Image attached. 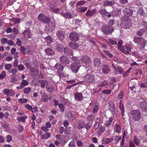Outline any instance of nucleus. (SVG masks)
Returning <instances> with one entry per match:
<instances>
[{
    "instance_id": "f257e3e1",
    "label": "nucleus",
    "mask_w": 147,
    "mask_h": 147,
    "mask_svg": "<svg viewBox=\"0 0 147 147\" xmlns=\"http://www.w3.org/2000/svg\"><path fill=\"white\" fill-rule=\"evenodd\" d=\"M71 59L74 62L71 64L70 68L73 72L76 73L78 71L81 67L80 61L78 57H75L72 56Z\"/></svg>"
},
{
    "instance_id": "f03ea898",
    "label": "nucleus",
    "mask_w": 147,
    "mask_h": 147,
    "mask_svg": "<svg viewBox=\"0 0 147 147\" xmlns=\"http://www.w3.org/2000/svg\"><path fill=\"white\" fill-rule=\"evenodd\" d=\"M122 41L121 40H119L118 43V49L121 50L124 53L128 55L129 54L128 47L127 46H125V47L122 46Z\"/></svg>"
},
{
    "instance_id": "7ed1b4c3",
    "label": "nucleus",
    "mask_w": 147,
    "mask_h": 147,
    "mask_svg": "<svg viewBox=\"0 0 147 147\" xmlns=\"http://www.w3.org/2000/svg\"><path fill=\"white\" fill-rule=\"evenodd\" d=\"M132 117L134 120H139L141 118L140 111L138 110H133L132 112Z\"/></svg>"
},
{
    "instance_id": "20e7f679",
    "label": "nucleus",
    "mask_w": 147,
    "mask_h": 147,
    "mask_svg": "<svg viewBox=\"0 0 147 147\" xmlns=\"http://www.w3.org/2000/svg\"><path fill=\"white\" fill-rule=\"evenodd\" d=\"M38 19L45 24H48L50 21V19L49 17L46 16L42 13H41L39 15Z\"/></svg>"
},
{
    "instance_id": "39448f33",
    "label": "nucleus",
    "mask_w": 147,
    "mask_h": 147,
    "mask_svg": "<svg viewBox=\"0 0 147 147\" xmlns=\"http://www.w3.org/2000/svg\"><path fill=\"white\" fill-rule=\"evenodd\" d=\"M102 32L105 34L108 35L111 33L114 30L110 26H104L102 27Z\"/></svg>"
},
{
    "instance_id": "423d86ee",
    "label": "nucleus",
    "mask_w": 147,
    "mask_h": 147,
    "mask_svg": "<svg viewBox=\"0 0 147 147\" xmlns=\"http://www.w3.org/2000/svg\"><path fill=\"white\" fill-rule=\"evenodd\" d=\"M136 42L139 45L141 49H143L145 46L146 41L142 38L137 37L136 38Z\"/></svg>"
},
{
    "instance_id": "0eeeda50",
    "label": "nucleus",
    "mask_w": 147,
    "mask_h": 147,
    "mask_svg": "<svg viewBox=\"0 0 147 147\" xmlns=\"http://www.w3.org/2000/svg\"><path fill=\"white\" fill-rule=\"evenodd\" d=\"M54 67L56 69H57V73L60 77H63L64 76L63 74H62L60 72V71H62L64 67L61 64L57 63L54 66Z\"/></svg>"
},
{
    "instance_id": "6e6552de",
    "label": "nucleus",
    "mask_w": 147,
    "mask_h": 147,
    "mask_svg": "<svg viewBox=\"0 0 147 147\" xmlns=\"http://www.w3.org/2000/svg\"><path fill=\"white\" fill-rule=\"evenodd\" d=\"M79 36L80 35L78 33L75 32H72L70 34L69 37L72 40L76 41L78 40Z\"/></svg>"
},
{
    "instance_id": "1a4fd4ad",
    "label": "nucleus",
    "mask_w": 147,
    "mask_h": 147,
    "mask_svg": "<svg viewBox=\"0 0 147 147\" xmlns=\"http://www.w3.org/2000/svg\"><path fill=\"white\" fill-rule=\"evenodd\" d=\"M84 81L89 82H92L95 80L94 76L92 74H87L84 78Z\"/></svg>"
},
{
    "instance_id": "9d476101",
    "label": "nucleus",
    "mask_w": 147,
    "mask_h": 147,
    "mask_svg": "<svg viewBox=\"0 0 147 147\" xmlns=\"http://www.w3.org/2000/svg\"><path fill=\"white\" fill-rule=\"evenodd\" d=\"M109 106V109L114 114L115 113V104L113 101H110L108 102Z\"/></svg>"
},
{
    "instance_id": "9b49d317",
    "label": "nucleus",
    "mask_w": 147,
    "mask_h": 147,
    "mask_svg": "<svg viewBox=\"0 0 147 147\" xmlns=\"http://www.w3.org/2000/svg\"><path fill=\"white\" fill-rule=\"evenodd\" d=\"M22 34L26 38H30L32 36L31 32L29 29L25 30L22 32Z\"/></svg>"
},
{
    "instance_id": "f8f14e48",
    "label": "nucleus",
    "mask_w": 147,
    "mask_h": 147,
    "mask_svg": "<svg viewBox=\"0 0 147 147\" xmlns=\"http://www.w3.org/2000/svg\"><path fill=\"white\" fill-rule=\"evenodd\" d=\"M60 62L63 64L66 65L69 63V60L67 57L63 55L60 58Z\"/></svg>"
},
{
    "instance_id": "ddd939ff",
    "label": "nucleus",
    "mask_w": 147,
    "mask_h": 147,
    "mask_svg": "<svg viewBox=\"0 0 147 147\" xmlns=\"http://www.w3.org/2000/svg\"><path fill=\"white\" fill-rule=\"evenodd\" d=\"M75 99L77 101H80L83 99L84 97L81 93L77 92L74 94Z\"/></svg>"
},
{
    "instance_id": "4468645a",
    "label": "nucleus",
    "mask_w": 147,
    "mask_h": 147,
    "mask_svg": "<svg viewBox=\"0 0 147 147\" xmlns=\"http://www.w3.org/2000/svg\"><path fill=\"white\" fill-rule=\"evenodd\" d=\"M64 32L62 30H59L56 33V34L58 38L61 40L64 39Z\"/></svg>"
},
{
    "instance_id": "2eb2a0df",
    "label": "nucleus",
    "mask_w": 147,
    "mask_h": 147,
    "mask_svg": "<svg viewBox=\"0 0 147 147\" xmlns=\"http://www.w3.org/2000/svg\"><path fill=\"white\" fill-rule=\"evenodd\" d=\"M101 70L104 74H107L110 72V69L107 65H103L101 67Z\"/></svg>"
},
{
    "instance_id": "dca6fc26",
    "label": "nucleus",
    "mask_w": 147,
    "mask_h": 147,
    "mask_svg": "<svg viewBox=\"0 0 147 147\" xmlns=\"http://www.w3.org/2000/svg\"><path fill=\"white\" fill-rule=\"evenodd\" d=\"M85 126V123L83 120H78L77 123V128L80 129L84 128Z\"/></svg>"
},
{
    "instance_id": "f3484780",
    "label": "nucleus",
    "mask_w": 147,
    "mask_h": 147,
    "mask_svg": "<svg viewBox=\"0 0 147 147\" xmlns=\"http://www.w3.org/2000/svg\"><path fill=\"white\" fill-rule=\"evenodd\" d=\"M140 107L143 111L147 112V103L146 102L143 101L141 102Z\"/></svg>"
},
{
    "instance_id": "a211bd4d",
    "label": "nucleus",
    "mask_w": 147,
    "mask_h": 147,
    "mask_svg": "<svg viewBox=\"0 0 147 147\" xmlns=\"http://www.w3.org/2000/svg\"><path fill=\"white\" fill-rule=\"evenodd\" d=\"M82 61V63H84L86 65H87L88 63L90 61V58L87 56H84L81 59Z\"/></svg>"
},
{
    "instance_id": "6ab92c4d",
    "label": "nucleus",
    "mask_w": 147,
    "mask_h": 147,
    "mask_svg": "<svg viewBox=\"0 0 147 147\" xmlns=\"http://www.w3.org/2000/svg\"><path fill=\"white\" fill-rule=\"evenodd\" d=\"M121 27L124 28H129V22L128 20H123L121 24Z\"/></svg>"
},
{
    "instance_id": "aec40b11",
    "label": "nucleus",
    "mask_w": 147,
    "mask_h": 147,
    "mask_svg": "<svg viewBox=\"0 0 147 147\" xmlns=\"http://www.w3.org/2000/svg\"><path fill=\"white\" fill-rule=\"evenodd\" d=\"M96 12V10L95 9L93 10H88L86 12V15L87 16L90 17L93 15Z\"/></svg>"
},
{
    "instance_id": "412c9836",
    "label": "nucleus",
    "mask_w": 147,
    "mask_h": 147,
    "mask_svg": "<svg viewBox=\"0 0 147 147\" xmlns=\"http://www.w3.org/2000/svg\"><path fill=\"white\" fill-rule=\"evenodd\" d=\"M3 93L7 95L13 96L14 95V92L12 90H8L5 89L3 91Z\"/></svg>"
},
{
    "instance_id": "4be33fe9",
    "label": "nucleus",
    "mask_w": 147,
    "mask_h": 147,
    "mask_svg": "<svg viewBox=\"0 0 147 147\" xmlns=\"http://www.w3.org/2000/svg\"><path fill=\"white\" fill-rule=\"evenodd\" d=\"M100 13L103 16H107L109 18L111 16V14L106 11V9H101L100 11Z\"/></svg>"
},
{
    "instance_id": "5701e85b",
    "label": "nucleus",
    "mask_w": 147,
    "mask_h": 147,
    "mask_svg": "<svg viewBox=\"0 0 147 147\" xmlns=\"http://www.w3.org/2000/svg\"><path fill=\"white\" fill-rule=\"evenodd\" d=\"M45 51L47 55H52L54 53V51L51 48H48L45 50Z\"/></svg>"
},
{
    "instance_id": "b1692460",
    "label": "nucleus",
    "mask_w": 147,
    "mask_h": 147,
    "mask_svg": "<svg viewBox=\"0 0 147 147\" xmlns=\"http://www.w3.org/2000/svg\"><path fill=\"white\" fill-rule=\"evenodd\" d=\"M115 4L113 1L106 0L103 2V5L105 6H111Z\"/></svg>"
},
{
    "instance_id": "393cba45",
    "label": "nucleus",
    "mask_w": 147,
    "mask_h": 147,
    "mask_svg": "<svg viewBox=\"0 0 147 147\" xmlns=\"http://www.w3.org/2000/svg\"><path fill=\"white\" fill-rule=\"evenodd\" d=\"M100 121V119L99 118H97L94 121V129L96 130L98 129L99 126V125Z\"/></svg>"
},
{
    "instance_id": "a878e982",
    "label": "nucleus",
    "mask_w": 147,
    "mask_h": 147,
    "mask_svg": "<svg viewBox=\"0 0 147 147\" xmlns=\"http://www.w3.org/2000/svg\"><path fill=\"white\" fill-rule=\"evenodd\" d=\"M55 28V24L54 21H52L48 26V29L49 30L52 31Z\"/></svg>"
},
{
    "instance_id": "bb28decb",
    "label": "nucleus",
    "mask_w": 147,
    "mask_h": 147,
    "mask_svg": "<svg viewBox=\"0 0 147 147\" xmlns=\"http://www.w3.org/2000/svg\"><path fill=\"white\" fill-rule=\"evenodd\" d=\"M33 48L32 47H27L26 48V54L31 55L34 52Z\"/></svg>"
},
{
    "instance_id": "cd10ccee",
    "label": "nucleus",
    "mask_w": 147,
    "mask_h": 147,
    "mask_svg": "<svg viewBox=\"0 0 147 147\" xmlns=\"http://www.w3.org/2000/svg\"><path fill=\"white\" fill-rule=\"evenodd\" d=\"M113 117H111L109 118L108 119L106 120L105 123V124L106 126H109L111 124V123L113 121Z\"/></svg>"
},
{
    "instance_id": "c85d7f7f",
    "label": "nucleus",
    "mask_w": 147,
    "mask_h": 147,
    "mask_svg": "<svg viewBox=\"0 0 147 147\" xmlns=\"http://www.w3.org/2000/svg\"><path fill=\"white\" fill-rule=\"evenodd\" d=\"M69 45L70 47L73 49H76L79 47L78 45L75 42H69Z\"/></svg>"
},
{
    "instance_id": "c756f323",
    "label": "nucleus",
    "mask_w": 147,
    "mask_h": 147,
    "mask_svg": "<svg viewBox=\"0 0 147 147\" xmlns=\"http://www.w3.org/2000/svg\"><path fill=\"white\" fill-rule=\"evenodd\" d=\"M27 116L26 115L21 116L20 117H17V120L19 122L21 121L22 122H25V119L27 118Z\"/></svg>"
},
{
    "instance_id": "7c9ffc66",
    "label": "nucleus",
    "mask_w": 147,
    "mask_h": 147,
    "mask_svg": "<svg viewBox=\"0 0 147 147\" xmlns=\"http://www.w3.org/2000/svg\"><path fill=\"white\" fill-rule=\"evenodd\" d=\"M62 15L64 18H72L71 15L68 12L66 13H61Z\"/></svg>"
},
{
    "instance_id": "2f4dec72",
    "label": "nucleus",
    "mask_w": 147,
    "mask_h": 147,
    "mask_svg": "<svg viewBox=\"0 0 147 147\" xmlns=\"http://www.w3.org/2000/svg\"><path fill=\"white\" fill-rule=\"evenodd\" d=\"M46 88L48 92L51 93L53 92L54 90L53 85L51 84L49 86H46Z\"/></svg>"
},
{
    "instance_id": "473e14b6",
    "label": "nucleus",
    "mask_w": 147,
    "mask_h": 147,
    "mask_svg": "<svg viewBox=\"0 0 147 147\" xmlns=\"http://www.w3.org/2000/svg\"><path fill=\"white\" fill-rule=\"evenodd\" d=\"M121 128L119 125L116 123L115 124V127L114 130L117 133H119L121 131Z\"/></svg>"
},
{
    "instance_id": "72a5a7b5",
    "label": "nucleus",
    "mask_w": 147,
    "mask_h": 147,
    "mask_svg": "<svg viewBox=\"0 0 147 147\" xmlns=\"http://www.w3.org/2000/svg\"><path fill=\"white\" fill-rule=\"evenodd\" d=\"M94 63L96 67L99 66L100 63V60L99 58H97L94 59Z\"/></svg>"
},
{
    "instance_id": "f704fd0d",
    "label": "nucleus",
    "mask_w": 147,
    "mask_h": 147,
    "mask_svg": "<svg viewBox=\"0 0 147 147\" xmlns=\"http://www.w3.org/2000/svg\"><path fill=\"white\" fill-rule=\"evenodd\" d=\"M48 97L47 95L45 93H44L42 95V100L45 102H48Z\"/></svg>"
},
{
    "instance_id": "c9c22d12",
    "label": "nucleus",
    "mask_w": 147,
    "mask_h": 147,
    "mask_svg": "<svg viewBox=\"0 0 147 147\" xmlns=\"http://www.w3.org/2000/svg\"><path fill=\"white\" fill-rule=\"evenodd\" d=\"M64 52L65 54L69 55L70 54L73 55V53L71 50L69 48H65L64 49Z\"/></svg>"
},
{
    "instance_id": "e433bc0d",
    "label": "nucleus",
    "mask_w": 147,
    "mask_h": 147,
    "mask_svg": "<svg viewBox=\"0 0 147 147\" xmlns=\"http://www.w3.org/2000/svg\"><path fill=\"white\" fill-rule=\"evenodd\" d=\"M134 142L135 144L137 145H138L140 144V140L141 139V138L138 137L134 136Z\"/></svg>"
},
{
    "instance_id": "4c0bfd02",
    "label": "nucleus",
    "mask_w": 147,
    "mask_h": 147,
    "mask_svg": "<svg viewBox=\"0 0 147 147\" xmlns=\"http://www.w3.org/2000/svg\"><path fill=\"white\" fill-rule=\"evenodd\" d=\"M28 82L26 80H23L21 83V87L23 88L28 84Z\"/></svg>"
},
{
    "instance_id": "58836bf2",
    "label": "nucleus",
    "mask_w": 147,
    "mask_h": 147,
    "mask_svg": "<svg viewBox=\"0 0 147 147\" xmlns=\"http://www.w3.org/2000/svg\"><path fill=\"white\" fill-rule=\"evenodd\" d=\"M21 19L17 18H13L12 21L15 24H18L21 22Z\"/></svg>"
},
{
    "instance_id": "ea45409f",
    "label": "nucleus",
    "mask_w": 147,
    "mask_h": 147,
    "mask_svg": "<svg viewBox=\"0 0 147 147\" xmlns=\"http://www.w3.org/2000/svg\"><path fill=\"white\" fill-rule=\"evenodd\" d=\"M127 134V131H124L123 134V136L122 140L121 142V145L123 146L124 143V138L125 137L126 134Z\"/></svg>"
},
{
    "instance_id": "a19ab883",
    "label": "nucleus",
    "mask_w": 147,
    "mask_h": 147,
    "mask_svg": "<svg viewBox=\"0 0 147 147\" xmlns=\"http://www.w3.org/2000/svg\"><path fill=\"white\" fill-rule=\"evenodd\" d=\"M51 134L49 133L46 132L42 136V138L45 139H47L50 136Z\"/></svg>"
},
{
    "instance_id": "79ce46f5",
    "label": "nucleus",
    "mask_w": 147,
    "mask_h": 147,
    "mask_svg": "<svg viewBox=\"0 0 147 147\" xmlns=\"http://www.w3.org/2000/svg\"><path fill=\"white\" fill-rule=\"evenodd\" d=\"M108 83L107 81H105L102 82H100L98 84V85L99 86L104 87L107 86Z\"/></svg>"
},
{
    "instance_id": "37998d69",
    "label": "nucleus",
    "mask_w": 147,
    "mask_h": 147,
    "mask_svg": "<svg viewBox=\"0 0 147 147\" xmlns=\"http://www.w3.org/2000/svg\"><path fill=\"white\" fill-rule=\"evenodd\" d=\"M108 41L111 45H116L117 43V42L115 40L112 38H109Z\"/></svg>"
},
{
    "instance_id": "c03bdc74",
    "label": "nucleus",
    "mask_w": 147,
    "mask_h": 147,
    "mask_svg": "<svg viewBox=\"0 0 147 147\" xmlns=\"http://www.w3.org/2000/svg\"><path fill=\"white\" fill-rule=\"evenodd\" d=\"M41 84L40 86L42 88H44L45 87V84L47 83V82L45 80H41L40 82Z\"/></svg>"
},
{
    "instance_id": "a18cd8bd",
    "label": "nucleus",
    "mask_w": 147,
    "mask_h": 147,
    "mask_svg": "<svg viewBox=\"0 0 147 147\" xmlns=\"http://www.w3.org/2000/svg\"><path fill=\"white\" fill-rule=\"evenodd\" d=\"M119 108L121 110L122 115L123 116L124 112V109L123 104L119 105Z\"/></svg>"
},
{
    "instance_id": "49530a36",
    "label": "nucleus",
    "mask_w": 147,
    "mask_h": 147,
    "mask_svg": "<svg viewBox=\"0 0 147 147\" xmlns=\"http://www.w3.org/2000/svg\"><path fill=\"white\" fill-rule=\"evenodd\" d=\"M45 40L48 43H51L52 42V39L50 36H47L45 38Z\"/></svg>"
},
{
    "instance_id": "de8ad7c7",
    "label": "nucleus",
    "mask_w": 147,
    "mask_h": 147,
    "mask_svg": "<svg viewBox=\"0 0 147 147\" xmlns=\"http://www.w3.org/2000/svg\"><path fill=\"white\" fill-rule=\"evenodd\" d=\"M31 90V88L30 87L26 88L24 90V92L25 94H28Z\"/></svg>"
},
{
    "instance_id": "09e8293b",
    "label": "nucleus",
    "mask_w": 147,
    "mask_h": 147,
    "mask_svg": "<svg viewBox=\"0 0 147 147\" xmlns=\"http://www.w3.org/2000/svg\"><path fill=\"white\" fill-rule=\"evenodd\" d=\"M114 140L117 143L119 142V141L121 140V137L119 136H114Z\"/></svg>"
},
{
    "instance_id": "8fccbe9b",
    "label": "nucleus",
    "mask_w": 147,
    "mask_h": 147,
    "mask_svg": "<svg viewBox=\"0 0 147 147\" xmlns=\"http://www.w3.org/2000/svg\"><path fill=\"white\" fill-rule=\"evenodd\" d=\"M19 102L20 103H25L27 102V100L26 98H20L19 100Z\"/></svg>"
},
{
    "instance_id": "3c124183",
    "label": "nucleus",
    "mask_w": 147,
    "mask_h": 147,
    "mask_svg": "<svg viewBox=\"0 0 147 147\" xmlns=\"http://www.w3.org/2000/svg\"><path fill=\"white\" fill-rule=\"evenodd\" d=\"M85 3V1H78L77 2V3L76 4V6H78L80 5H84Z\"/></svg>"
},
{
    "instance_id": "603ef678",
    "label": "nucleus",
    "mask_w": 147,
    "mask_h": 147,
    "mask_svg": "<svg viewBox=\"0 0 147 147\" xmlns=\"http://www.w3.org/2000/svg\"><path fill=\"white\" fill-rule=\"evenodd\" d=\"M112 90H103L102 91V92L103 94H110Z\"/></svg>"
},
{
    "instance_id": "864d4df0",
    "label": "nucleus",
    "mask_w": 147,
    "mask_h": 147,
    "mask_svg": "<svg viewBox=\"0 0 147 147\" xmlns=\"http://www.w3.org/2000/svg\"><path fill=\"white\" fill-rule=\"evenodd\" d=\"M9 125L6 122H4L1 123L2 126L4 128L8 127Z\"/></svg>"
},
{
    "instance_id": "5fc2aeb1",
    "label": "nucleus",
    "mask_w": 147,
    "mask_h": 147,
    "mask_svg": "<svg viewBox=\"0 0 147 147\" xmlns=\"http://www.w3.org/2000/svg\"><path fill=\"white\" fill-rule=\"evenodd\" d=\"M6 76V73L5 71H3L0 74V80L3 79Z\"/></svg>"
},
{
    "instance_id": "6e6d98bb",
    "label": "nucleus",
    "mask_w": 147,
    "mask_h": 147,
    "mask_svg": "<svg viewBox=\"0 0 147 147\" xmlns=\"http://www.w3.org/2000/svg\"><path fill=\"white\" fill-rule=\"evenodd\" d=\"M99 108L98 106L95 105L93 109V112L94 113H96L98 110Z\"/></svg>"
},
{
    "instance_id": "4d7b16f0",
    "label": "nucleus",
    "mask_w": 147,
    "mask_h": 147,
    "mask_svg": "<svg viewBox=\"0 0 147 147\" xmlns=\"http://www.w3.org/2000/svg\"><path fill=\"white\" fill-rule=\"evenodd\" d=\"M58 106L61 111L63 112L64 111L65 107L62 104H59Z\"/></svg>"
},
{
    "instance_id": "13d9d810",
    "label": "nucleus",
    "mask_w": 147,
    "mask_h": 147,
    "mask_svg": "<svg viewBox=\"0 0 147 147\" xmlns=\"http://www.w3.org/2000/svg\"><path fill=\"white\" fill-rule=\"evenodd\" d=\"M7 38H3L1 40V42L2 44H5L7 42Z\"/></svg>"
},
{
    "instance_id": "bf43d9fd",
    "label": "nucleus",
    "mask_w": 147,
    "mask_h": 147,
    "mask_svg": "<svg viewBox=\"0 0 147 147\" xmlns=\"http://www.w3.org/2000/svg\"><path fill=\"white\" fill-rule=\"evenodd\" d=\"M26 48H25L24 47H21L20 48L21 52L24 55L26 54Z\"/></svg>"
},
{
    "instance_id": "052dcab7",
    "label": "nucleus",
    "mask_w": 147,
    "mask_h": 147,
    "mask_svg": "<svg viewBox=\"0 0 147 147\" xmlns=\"http://www.w3.org/2000/svg\"><path fill=\"white\" fill-rule=\"evenodd\" d=\"M144 29H141L139 30L137 32V34L139 36H141L144 33Z\"/></svg>"
},
{
    "instance_id": "680f3d73",
    "label": "nucleus",
    "mask_w": 147,
    "mask_h": 147,
    "mask_svg": "<svg viewBox=\"0 0 147 147\" xmlns=\"http://www.w3.org/2000/svg\"><path fill=\"white\" fill-rule=\"evenodd\" d=\"M12 67V65L11 64H7L5 65V68L6 69L8 70Z\"/></svg>"
},
{
    "instance_id": "e2e57ef3",
    "label": "nucleus",
    "mask_w": 147,
    "mask_h": 147,
    "mask_svg": "<svg viewBox=\"0 0 147 147\" xmlns=\"http://www.w3.org/2000/svg\"><path fill=\"white\" fill-rule=\"evenodd\" d=\"M94 119V117L92 115H88L87 117V119L89 121H92Z\"/></svg>"
},
{
    "instance_id": "0e129e2a",
    "label": "nucleus",
    "mask_w": 147,
    "mask_h": 147,
    "mask_svg": "<svg viewBox=\"0 0 147 147\" xmlns=\"http://www.w3.org/2000/svg\"><path fill=\"white\" fill-rule=\"evenodd\" d=\"M138 13L140 15H144V11L141 8H140L138 11Z\"/></svg>"
},
{
    "instance_id": "69168bd1",
    "label": "nucleus",
    "mask_w": 147,
    "mask_h": 147,
    "mask_svg": "<svg viewBox=\"0 0 147 147\" xmlns=\"http://www.w3.org/2000/svg\"><path fill=\"white\" fill-rule=\"evenodd\" d=\"M69 147H75V144L73 141H71L69 144Z\"/></svg>"
},
{
    "instance_id": "338daca9",
    "label": "nucleus",
    "mask_w": 147,
    "mask_h": 147,
    "mask_svg": "<svg viewBox=\"0 0 147 147\" xmlns=\"http://www.w3.org/2000/svg\"><path fill=\"white\" fill-rule=\"evenodd\" d=\"M85 126L86 129L88 130L90 129L91 126V124L90 123H88L86 124Z\"/></svg>"
},
{
    "instance_id": "774afa93",
    "label": "nucleus",
    "mask_w": 147,
    "mask_h": 147,
    "mask_svg": "<svg viewBox=\"0 0 147 147\" xmlns=\"http://www.w3.org/2000/svg\"><path fill=\"white\" fill-rule=\"evenodd\" d=\"M18 67L20 71L23 70L24 69V66L22 65H18Z\"/></svg>"
}]
</instances>
